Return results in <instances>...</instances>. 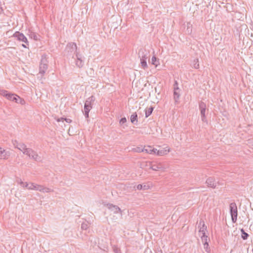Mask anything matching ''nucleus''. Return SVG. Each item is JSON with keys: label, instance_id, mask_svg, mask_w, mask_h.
Masks as SVG:
<instances>
[{"label": "nucleus", "instance_id": "423d86ee", "mask_svg": "<svg viewBox=\"0 0 253 253\" xmlns=\"http://www.w3.org/2000/svg\"><path fill=\"white\" fill-rule=\"evenodd\" d=\"M48 68L47 61L46 58H42L39 66V74L42 77L45 74Z\"/></svg>", "mask_w": 253, "mask_h": 253}, {"label": "nucleus", "instance_id": "37998d69", "mask_svg": "<svg viewBox=\"0 0 253 253\" xmlns=\"http://www.w3.org/2000/svg\"><path fill=\"white\" fill-rule=\"evenodd\" d=\"M138 152H142V151H141V150H142V149H141L140 148H138Z\"/></svg>", "mask_w": 253, "mask_h": 253}, {"label": "nucleus", "instance_id": "a211bd4d", "mask_svg": "<svg viewBox=\"0 0 253 253\" xmlns=\"http://www.w3.org/2000/svg\"><path fill=\"white\" fill-rule=\"evenodd\" d=\"M38 188H39L38 191L43 193H50L53 191V189L44 187L41 185H39V186L38 187Z\"/></svg>", "mask_w": 253, "mask_h": 253}, {"label": "nucleus", "instance_id": "dca6fc26", "mask_svg": "<svg viewBox=\"0 0 253 253\" xmlns=\"http://www.w3.org/2000/svg\"><path fill=\"white\" fill-rule=\"evenodd\" d=\"M169 152V149L166 147L159 150L157 149L156 153H155V154H156L158 156H164L167 154Z\"/></svg>", "mask_w": 253, "mask_h": 253}, {"label": "nucleus", "instance_id": "f257e3e1", "mask_svg": "<svg viewBox=\"0 0 253 253\" xmlns=\"http://www.w3.org/2000/svg\"><path fill=\"white\" fill-rule=\"evenodd\" d=\"M77 46L74 42L68 43L65 50V54L69 59L72 58L75 59L77 52Z\"/></svg>", "mask_w": 253, "mask_h": 253}, {"label": "nucleus", "instance_id": "ea45409f", "mask_svg": "<svg viewBox=\"0 0 253 253\" xmlns=\"http://www.w3.org/2000/svg\"><path fill=\"white\" fill-rule=\"evenodd\" d=\"M64 121H65L67 123H71L72 122V120L70 119L65 118Z\"/></svg>", "mask_w": 253, "mask_h": 253}, {"label": "nucleus", "instance_id": "1a4fd4ad", "mask_svg": "<svg viewBox=\"0 0 253 253\" xmlns=\"http://www.w3.org/2000/svg\"><path fill=\"white\" fill-rule=\"evenodd\" d=\"M13 37L15 38L18 41L23 42L26 43L27 45H29V42L27 38L23 34L20 32H16L13 35Z\"/></svg>", "mask_w": 253, "mask_h": 253}, {"label": "nucleus", "instance_id": "4be33fe9", "mask_svg": "<svg viewBox=\"0 0 253 253\" xmlns=\"http://www.w3.org/2000/svg\"><path fill=\"white\" fill-rule=\"evenodd\" d=\"M240 231L241 232V238L244 240H247L249 237V235L245 231L243 228L241 229Z\"/></svg>", "mask_w": 253, "mask_h": 253}, {"label": "nucleus", "instance_id": "2eb2a0df", "mask_svg": "<svg viewBox=\"0 0 253 253\" xmlns=\"http://www.w3.org/2000/svg\"><path fill=\"white\" fill-rule=\"evenodd\" d=\"M157 149L152 148L151 146H147L141 150V151L145 152L148 154H155L156 153Z\"/></svg>", "mask_w": 253, "mask_h": 253}, {"label": "nucleus", "instance_id": "a19ab883", "mask_svg": "<svg viewBox=\"0 0 253 253\" xmlns=\"http://www.w3.org/2000/svg\"><path fill=\"white\" fill-rule=\"evenodd\" d=\"M86 119H88L89 118V113H83Z\"/></svg>", "mask_w": 253, "mask_h": 253}, {"label": "nucleus", "instance_id": "ddd939ff", "mask_svg": "<svg viewBox=\"0 0 253 253\" xmlns=\"http://www.w3.org/2000/svg\"><path fill=\"white\" fill-rule=\"evenodd\" d=\"M13 145H14L15 148L18 149L19 150L23 152L26 151L28 148L26 147V145L23 143H18L17 141L15 140L13 142Z\"/></svg>", "mask_w": 253, "mask_h": 253}, {"label": "nucleus", "instance_id": "39448f33", "mask_svg": "<svg viewBox=\"0 0 253 253\" xmlns=\"http://www.w3.org/2000/svg\"><path fill=\"white\" fill-rule=\"evenodd\" d=\"M0 94L5 97L7 99L17 103L18 96L8 92L7 90H0Z\"/></svg>", "mask_w": 253, "mask_h": 253}, {"label": "nucleus", "instance_id": "7c9ffc66", "mask_svg": "<svg viewBox=\"0 0 253 253\" xmlns=\"http://www.w3.org/2000/svg\"><path fill=\"white\" fill-rule=\"evenodd\" d=\"M113 251L115 253H121L120 249L115 245L112 246Z\"/></svg>", "mask_w": 253, "mask_h": 253}, {"label": "nucleus", "instance_id": "c9c22d12", "mask_svg": "<svg viewBox=\"0 0 253 253\" xmlns=\"http://www.w3.org/2000/svg\"><path fill=\"white\" fill-rule=\"evenodd\" d=\"M25 100H24L23 99H22V98H20V97L18 96V99H17V103H20V104H24L25 103Z\"/></svg>", "mask_w": 253, "mask_h": 253}, {"label": "nucleus", "instance_id": "f704fd0d", "mask_svg": "<svg viewBox=\"0 0 253 253\" xmlns=\"http://www.w3.org/2000/svg\"><path fill=\"white\" fill-rule=\"evenodd\" d=\"M126 117L122 118L120 120V124L123 125L126 122Z\"/></svg>", "mask_w": 253, "mask_h": 253}, {"label": "nucleus", "instance_id": "6ab92c4d", "mask_svg": "<svg viewBox=\"0 0 253 253\" xmlns=\"http://www.w3.org/2000/svg\"><path fill=\"white\" fill-rule=\"evenodd\" d=\"M149 168L152 169L153 170L158 171V170L162 169L163 167L161 164H158L157 165H156V164L152 165L151 164V166Z\"/></svg>", "mask_w": 253, "mask_h": 253}, {"label": "nucleus", "instance_id": "9d476101", "mask_svg": "<svg viewBox=\"0 0 253 253\" xmlns=\"http://www.w3.org/2000/svg\"><path fill=\"white\" fill-rule=\"evenodd\" d=\"M75 59L76 60V66L81 68L83 67V66L84 65V62L82 59V56L81 54H79V53H77L76 54Z\"/></svg>", "mask_w": 253, "mask_h": 253}, {"label": "nucleus", "instance_id": "473e14b6", "mask_svg": "<svg viewBox=\"0 0 253 253\" xmlns=\"http://www.w3.org/2000/svg\"><path fill=\"white\" fill-rule=\"evenodd\" d=\"M173 89L176 90H180V88L178 87V84L177 81H175L173 84Z\"/></svg>", "mask_w": 253, "mask_h": 253}, {"label": "nucleus", "instance_id": "0eeeda50", "mask_svg": "<svg viewBox=\"0 0 253 253\" xmlns=\"http://www.w3.org/2000/svg\"><path fill=\"white\" fill-rule=\"evenodd\" d=\"M94 100L95 98L93 96H91L87 99L84 104V112L83 111V113H89L90 110L92 108V102H94Z\"/></svg>", "mask_w": 253, "mask_h": 253}, {"label": "nucleus", "instance_id": "58836bf2", "mask_svg": "<svg viewBox=\"0 0 253 253\" xmlns=\"http://www.w3.org/2000/svg\"><path fill=\"white\" fill-rule=\"evenodd\" d=\"M64 118H63V117H61V118H58L56 119V121L58 122H61V121H64Z\"/></svg>", "mask_w": 253, "mask_h": 253}, {"label": "nucleus", "instance_id": "f03ea898", "mask_svg": "<svg viewBox=\"0 0 253 253\" xmlns=\"http://www.w3.org/2000/svg\"><path fill=\"white\" fill-rule=\"evenodd\" d=\"M138 56L140 59L141 66L143 69H146L148 68L146 60L150 57L149 52L145 49H141L138 52Z\"/></svg>", "mask_w": 253, "mask_h": 253}, {"label": "nucleus", "instance_id": "72a5a7b5", "mask_svg": "<svg viewBox=\"0 0 253 253\" xmlns=\"http://www.w3.org/2000/svg\"><path fill=\"white\" fill-rule=\"evenodd\" d=\"M194 64L193 65V67L195 69L199 68V64L198 63V59H194Z\"/></svg>", "mask_w": 253, "mask_h": 253}, {"label": "nucleus", "instance_id": "412c9836", "mask_svg": "<svg viewBox=\"0 0 253 253\" xmlns=\"http://www.w3.org/2000/svg\"><path fill=\"white\" fill-rule=\"evenodd\" d=\"M137 114L136 112L133 113L130 116V121L133 124H136L137 123Z\"/></svg>", "mask_w": 253, "mask_h": 253}, {"label": "nucleus", "instance_id": "c03bdc74", "mask_svg": "<svg viewBox=\"0 0 253 253\" xmlns=\"http://www.w3.org/2000/svg\"><path fill=\"white\" fill-rule=\"evenodd\" d=\"M22 46H23V47H24V48H27V46H26L25 44H22Z\"/></svg>", "mask_w": 253, "mask_h": 253}, {"label": "nucleus", "instance_id": "c85d7f7f", "mask_svg": "<svg viewBox=\"0 0 253 253\" xmlns=\"http://www.w3.org/2000/svg\"><path fill=\"white\" fill-rule=\"evenodd\" d=\"M207 226L205 224L204 226H202L200 228L199 232L202 233V235L206 234V231L207 230Z\"/></svg>", "mask_w": 253, "mask_h": 253}, {"label": "nucleus", "instance_id": "aec40b11", "mask_svg": "<svg viewBox=\"0 0 253 253\" xmlns=\"http://www.w3.org/2000/svg\"><path fill=\"white\" fill-rule=\"evenodd\" d=\"M180 90H173V99L176 103L179 102V99L180 96Z\"/></svg>", "mask_w": 253, "mask_h": 253}, {"label": "nucleus", "instance_id": "7ed1b4c3", "mask_svg": "<svg viewBox=\"0 0 253 253\" xmlns=\"http://www.w3.org/2000/svg\"><path fill=\"white\" fill-rule=\"evenodd\" d=\"M229 210L232 221L234 223L237 221L238 216L237 207L235 202H232L230 204Z\"/></svg>", "mask_w": 253, "mask_h": 253}, {"label": "nucleus", "instance_id": "bb28decb", "mask_svg": "<svg viewBox=\"0 0 253 253\" xmlns=\"http://www.w3.org/2000/svg\"><path fill=\"white\" fill-rule=\"evenodd\" d=\"M192 25L190 22L187 23V28L186 29V32L188 34H191L192 33Z\"/></svg>", "mask_w": 253, "mask_h": 253}, {"label": "nucleus", "instance_id": "e433bc0d", "mask_svg": "<svg viewBox=\"0 0 253 253\" xmlns=\"http://www.w3.org/2000/svg\"><path fill=\"white\" fill-rule=\"evenodd\" d=\"M209 244L208 243H206V244H204V249L206 250V251L207 252H209L210 250H209Z\"/></svg>", "mask_w": 253, "mask_h": 253}, {"label": "nucleus", "instance_id": "4468645a", "mask_svg": "<svg viewBox=\"0 0 253 253\" xmlns=\"http://www.w3.org/2000/svg\"><path fill=\"white\" fill-rule=\"evenodd\" d=\"M9 155V151H6L0 147V159H6Z\"/></svg>", "mask_w": 253, "mask_h": 253}, {"label": "nucleus", "instance_id": "49530a36", "mask_svg": "<svg viewBox=\"0 0 253 253\" xmlns=\"http://www.w3.org/2000/svg\"><path fill=\"white\" fill-rule=\"evenodd\" d=\"M160 253H163V252H162V251L161 250L160 251Z\"/></svg>", "mask_w": 253, "mask_h": 253}, {"label": "nucleus", "instance_id": "f8f14e48", "mask_svg": "<svg viewBox=\"0 0 253 253\" xmlns=\"http://www.w3.org/2000/svg\"><path fill=\"white\" fill-rule=\"evenodd\" d=\"M106 207L108 209L113 211L114 213L122 212L121 209L118 206L113 205L112 204H107Z\"/></svg>", "mask_w": 253, "mask_h": 253}, {"label": "nucleus", "instance_id": "393cba45", "mask_svg": "<svg viewBox=\"0 0 253 253\" xmlns=\"http://www.w3.org/2000/svg\"><path fill=\"white\" fill-rule=\"evenodd\" d=\"M149 188V186L148 185H146L145 184L143 185V184H138L137 186V189L138 190H146V189H148Z\"/></svg>", "mask_w": 253, "mask_h": 253}, {"label": "nucleus", "instance_id": "6e6552de", "mask_svg": "<svg viewBox=\"0 0 253 253\" xmlns=\"http://www.w3.org/2000/svg\"><path fill=\"white\" fill-rule=\"evenodd\" d=\"M199 107L200 111L202 121L205 122L207 121L206 117V104L204 102L200 101L199 103Z\"/></svg>", "mask_w": 253, "mask_h": 253}, {"label": "nucleus", "instance_id": "4c0bfd02", "mask_svg": "<svg viewBox=\"0 0 253 253\" xmlns=\"http://www.w3.org/2000/svg\"><path fill=\"white\" fill-rule=\"evenodd\" d=\"M205 222L203 220H200L199 223L198 228H200L202 226H204Z\"/></svg>", "mask_w": 253, "mask_h": 253}, {"label": "nucleus", "instance_id": "c756f323", "mask_svg": "<svg viewBox=\"0 0 253 253\" xmlns=\"http://www.w3.org/2000/svg\"><path fill=\"white\" fill-rule=\"evenodd\" d=\"M88 228V222H83L81 225V228L83 230H86Z\"/></svg>", "mask_w": 253, "mask_h": 253}, {"label": "nucleus", "instance_id": "20e7f679", "mask_svg": "<svg viewBox=\"0 0 253 253\" xmlns=\"http://www.w3.org/2000/svg\"><path fill=\"white\" fill-rule=\"evenodd\" d=\"M23 153L28 156L30 158L33 159L36 161L39 162L41 160V157L38 156L37 152L31 148H28L26 151H23Z\"/></svg>", "mask_w": 253, "mask_h": 253}, {"label": "nucleus", "instance_id": "a878e982", "mask_svg": "<svg viewBox=\"0 0 253 253\" xmlns=\"http://www.w3.org/2000/svg\"><path fill=\"white\" fill-rule=\"evenodd\" d=\"M151 165V162H144L140 164V168L144 169L145 167H150Z\"/></svg>", "mask_w": 253, "mask_h": 253}, {"label": "nucleus", "instance_id": "cd10ccee", "mask_svg": "<svg viewBox=\"0 0 253 253\" xmlns=\"http://www.w3.org/2000/svg\"><path fill=\"white\" fill-rule=\"evenodd\" d=\"M31 38L33 39L35 41H38L39 40V35L36 34L35 33H31L30 35Z\"/></svg>", "mask_w": 253, "mask_h": 253}, {"label": "nucleus", "instance_id": "5701e85b", "mask_svg": "<svg viewBox=\"0 0 253 253\" xmlns=\"http://www.w3.org/2000/svg\"><path fill=\"white\" fill-rule=\"evenodd\" d=\"M152 64L155 66L157 67L159 64V60L155 56H153L151 60Z\"/></svg>", "mask_w": 253, "mask_h": 253}, {"label": "nucleus", "instance_id": "9b49d317", "mask_svg": "<svg viewBox=\"0 0 253 253\" xmlns=\"http://www.w3.org/2000/svg\"><path fill=\"white\" fill-rule=\"evenodd\" d=\"M206 183L207 184V186L209 187H211L212 188H215L216 186L217 183L216 182L215 180V178L213 177H210L207 178Z\"/></svg>", "mask_w": 253, "mask_h": 253}, {"label": "nucleus", "instance_id": "b1692460", "mask_svg": "<svg viewBox=\"0 0 253 253\" xmlns=\"http://www.w3.org/2000/svg\"><path fill=\"white\" fill-rule=\"evenodd\" d=\"M154 108L153 107L151 106L147 110H145V118H148L152 114L154 110Z\"/></svg>", "mask_w": 253, "mask_h": 253}, {"label": "nucleus", "instance_id": "f3484780", "mask_svg": "<svg viewBox=\"0 0 253 253\" xmlns=\"http://www.w3.org/2000/svg\"><path fill=\"white\" fill-rule=\"evenodd\" d=\"M39 185L35 184L34 183H25V187L30 190H35L38 191Z\"/></svg>", "mask_w": 253, "mask_h": 253}, {"label": "nucleus", "instance_id": "2f4dec72", "mask_svg": "<svg viewBox=\"0 0 253 253\" xmlns=\"http://www.w3.org/2000/svg\"><path fill=\"white\" fill-rule=\"evenodd\" d=\"M208 237L206 234L202 235V236L201 237V239L202 240V242H203V244L208 243Z\"/></svg>", "mask_w": 253, "mask_h": 253}, {"label": "nucleus", "instance_id": "79ce46f5", "mask_svg": "<svg viewBox=\"0 0 253 253\" xmlns=\"http://www.w3.org/2000/svg\"><path fill=\"white\" fill-rule=\"evenodd\" d=\"M20 184L21 185L23 186L24 187H25V183H24L23 182H22V181L20 182Z\"/></svg>", "mask_w": 253, "mask_h": 253}, {"label": "nucleus", "instance_id": "a18cd8bd", "mask_svg": "<svg viewBox=\"0 0 253 253\" xmlns=\"http://www.w3.org/2000/svg\"><path fill=\"white\" fill-rule=\"evenodd\" d=\"M251 29L253 31V24L251 25Z\"/></svg>", "mask_w": 253, "mask_h": 253}]
</instances>
